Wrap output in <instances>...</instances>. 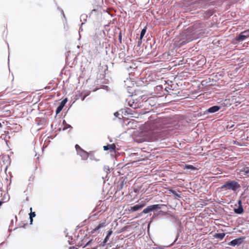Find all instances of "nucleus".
I'll list each match as a JSON object with an SVG mask.
<instances>
[{
  "label": "nucleus",
  "instance_id": "obj_1",
  "mask_svg": "<svg viewBox=\"0 0 249 249\" xmlns=\"http://www.w3.org/2000/svg\"><path fill=\"white\" fill-rule=\"evenodd\" d=\"M241 187L240 185L235 180H230L226 182L222 186L221 189L222 190H231L236 191Z\"/></svg>",
  "mask_w": 249,
  "mask_h": 249
},
{
  "label": "nucleus",
  "instance_id": "obj_2",
  "mask_svg": "<svg viewBox=\"0 0 249 249\" xmlns=\"http://www.w3.org/2000/svg\"><path fill=\"white\" fill-rule=\"evenodd\" d=\"M158 130L157 129L150 130L147 134V140L148 141H155L159 138Z\"/></svg>",
  "mask_w": 249,
  "mask_h": 249
},
{
  "label": "nucleus",
  "instance_id": "obj_3",
  "mask_svg": "<svg viewBox=\"0 0 249 249\" xmlns=\"http://www.w3.org/2000/svg\"><path fill=\"white\" fill-rule=\"evenodd\" d=\"M160 209V204H154L148 206L146 208H145L141 213H147L152 211H154L156 209Z\"/></svg>",
  "mask_w": 249,
  "mask_h": 249
},
{
  "label": "nucleus",
  "instance_id": "obj_4",
  "mask_svg": "<svg viewBox=\"0 0 249 249\" xmlns=\"http://www.w3.org/2000/svg\"><path fill=\"white\" fill-rule=\"evenodd\" d=\"M145 205H146L145 202L142 201L140 204H137V205H134V206L130 207L129 208L128 211L130 213L137 211L142 209Z\"/></svg>",
  "mask_w": 249,
  "mask_h": 249
},
{
  "label": "nucleus",
  "instance_id": "obj_5",
  "mask_svg": "<svg viewBox=\"0 0 249 249\" xmlns=\"http://www.w3.org/2000/svg\"><path fill=\"white\" fill-rule=\"evenodd\" d=\"M249 37V30L242 32L238 36L236 37V40L237 41H242Z\"/></svg>",
  "mask_w": 249,
  "mask_h": 249
},
{
  "label": "nucleus",
  "instance_id": "obj_6",
  "mask_svg": "<svg viewBox=\"0 0 249 249\" xmlns=\"http://www.w3.org/2000/svg\"><path fill=\"white\" fill-rule=\"evenodd\" d=\"M67 101H68L67 98H65L63 101H61L60 105L56 108V114H58L61 111L62 109L65 106L66 104L67 103Z\"/></svg>",
  "mask_w": 249,
  "mask_h": 249
},
{
  "label": "nucleus",
  "instance_id": "obj_7",
  "mask_svg": "<svg viewBox=\"0 0 249 249\" xmlns=\"http://www.w3.org/2000/svg\"><path fill=\"white\" fill-rule=\"evenodd\" d=\"M77 154L79 155L81 157L82 160H88V159L89 157V154L87 151H85L84 149L80 151Z\"/></svg>",
  "mask_w": 249,
  "mask_h": 249
},
{
  "label": "nucleus",
  "instance_id": "obj_8",
  "mask_svg": "<svg viewBox=\"0 0 249 249\" xmlns=\"http://www.w3.org/2000/svg\"><path fill=\"white\" fill-rule=\"evenodd\" d=\"M243 242V238H239L237 239H235L232 241H231L229 245L231 246H235L237 245H240Z\"/></svg>",
  "mask_w": 249,
  "mask_h": 249
},
{
  "label": "nucleus",
  "instance_id": "obj_9",
  "mask_svg": "<svg viewBox=\"0 0 249 249\" xmlns=\"http://www.w3.org/2000/svg\"><path fill=\"white\" fill-rule=\"evenodd\" d=\"M220 108V107L217 106H213L207 110L209 113H213L218 111Z\"/></svg>",
  "mask_w": 249,
  "mask_h": 249
},
{
  "label": "nucleus",
  "instance_id": "obj_10",
  "mask_svg": "<svg viewBox=\"0 0 249 249\" xmlns=\"http://www.w3.org/2000/svg\"><path fill=\"white\" fill-rule=\"evenodd\" d=\"M103 148L104 150H110L111 151H114L116 148V145L114 143L107 144V145L104 146Z\"/></svg>",
  "mask_w": 249,
  "mask_h": 249
},
{
  "label": "nucleus",
  "instance_id": "obj_11",
  "mask_svg": "<svg viewBox=\"0 0 249 249\" xmlns=\"http://www.w3.org/2000/svg\"><path fill=\"white\" fill-rule=\"evenodd\" d=\"M239 206L237 209H234V211L237 214H241L243 212V209L241 205V201H239Z\"/></svg>",
  "mask_w": 249,
  "mask_h": 249
},
{
  "label": "nucleus",
  "instance_id": "obj_12",
  "mask_svg": "<svg viewBox=\"0 0 249 249\" xmlns=\"http://www.w3.org/2000/svg\"><path fill=\"white\" fill-rule=\"evenodd\" d=\"M240 173H242L244 175L249 177V167H244L242 169L240 170Z\"/></svg>",
  "mask_w": 249,
  "mask_h": 249
},
{
  "label": "nucleus",
  "instance_id": "obj_13",
  "mask_svg": "<svg viewBox=\"0 0 249 249\" xmlns=\"http://www.w3.org/2000/svg\"><path fill=\"white\" fill-rule=\"evenodd\" d=\"M225 233L223 232V233H215L213 235V237L215 238H219L220 240H222V239H223V238L225 237Z\"/></svg>",
  "mask_w": 249,
  "mask_h": 249
},
{
  "label": "nucleus",
  "instance_id": "obj_14",
  "mask_svg": "<svg viewBox=\"0 0 249 249\" xmlns=\"http://www.w3.org/2000/svg\"><path fill=\"white\" fill-rule=\"evenodd\" d=\"M146 31V27H145L144 28H143L142 30L141 33V35H140V40H141L142 38V37H143V36L145 34Z\"/></svg>",
  "mask_w": 249,
  "mask_h": 249
},
{
  "label": "nucleus",
  "instance_id": "obj_15",
  "mask_svg": "<svg viewBox=\"0 0 249 249\" xmlns=\"http://www.w3.org/2000/svg\"><path fill=\"white\" fill-rule=\"evenodd\" d=\"M105 226V223H100L99 224L97 227H96L95 228V229H94V231H97V230H99L100 228L104 227Z\"/></svg>",
  "mask_w": 249,
  "mask_h": 249
},
{
  "label": "nucleus",
  "instance_id": "obj_16",
  "mask_svg": "<svg viewBox=\"0 0 249 249\" xmlns=\"http://www.w3.org/2000/svg\"><path fill=\"white\" fill-rule=\"evenodd\" d=\"M184 169H189L191 170H196V168L192 165L186 164Z\"/></svg>",
  "mask_w": 249,
  "mask_h": 249
},
{
  "label": "nucleus",
  "instance_id": "obj_17",
  "mask_svg": "<svg viewBox=\"0 0 249 249\" xmlns=\"http://www.w3.org/2000/svg\"><path fill=\"white\" fill-rule=\"evenodd\" d=\"M36 216V213H35V212H31L30 213V222H31V224L32 223V222H33V217H35Z\"/></svg>",
  "mask_w": 249,
  "mask_h": 249
},
{
  "label": "nucleus",
  "instance_id": "obj_18",
  "mask_svg": "<svg viewBox=\"0 0 249 249\" xmlns=\"http://www.w3.org/2000/svg\"><path fill=\"white\" fill-rule=\"evenodd\" d=\"M75 148L76 150L77 153H78L80 151L82 150L83 149L77 144L75 145Z\"/></svg>",
  "mask_w": 249,
  "mask_h": 249
},
{
  "label": "nucleus",
  "instance_id": "obj_19",
  "mask_svg": "<svg viewBox=\"0 0 249 249\" xmlns=\"http://www.w3.org/2000/svg\"><path fill=\"white\" fill-rule=\"evenodd\" d=\"M171 192L176 198L180 197V196L178 195L175 191L172 190Z\"/></svg>",
  "mask_w": 249,
  "mask_h": 249
},
{
  "label": "nucleus",
  "instance_id": "obj_20",
  "mask_svg": "<svg viewBox=\"0 0 249 249\" xmlns=\"http://www.w3.org/2000/svg\"><path fill=\"white\" fill-rule=\"evenodd\" d=\"M92 242L91 240L89 241L86 245V246H88Z\"/></svg>",
  "mask_w": 249,
  "mask_h": 249
},
{
  "label": "nucleus",
  "instance_id": "obj_21",
  "mask_svg": "<svg viewBox=\"0 0 249 249\" xmlns=\"http://www.w3.org/2000/svg\"><path fill=\"white\" fill-rule=\"evenodd\" d=\"M109 234H110V233H109L108 235L106 236V238L105 239L104 242H107V239L108 236L109 235Z\"/></svg>",
  "mask_w": 249,
  "mask_h": 249
},
{
  "label": "nucleus",
  "instance_id": "obj_22",
  "mask_svg": "<svg viewBox=\"0 0 249 249\" xmlns=\"http://www.w3.org/2000/svg\"><path fill=\"white\" fill-rule=\"evenodd\" d=\"M69 249H78L76 247H71Z\"/></svg>",
  "mask_w": 249,
  "mask_h": 249
},
{
  "label": "nucleus",
  "instance_id": "obj_23",
  "mask_svg": "<svg viewBox=\"0 0 249 249\" xmlns=\"http://www.w3.org/2000/svg\"><path fill=\"white\" fill-rule=\"evenodd\" d=\"M130 106H131V107H132L133 108H137V106H136V105H134V106H133V105H130Z\"/></svg>",
  "mask_w": 249,
  "mask_h": 249
},
{
  "label": "nucleus",
  "instance_id": "obj_24",
  "mask_svg": "<svg viewBox=\"0 0 249 249\" xmlns=\"http://www.w3.org/2000/svg\"><path fill=\"white\" fill-rule=\"evenodd\" d=\"M119 39H120V41L121 42L122 36H121V34L119 35Z\"/></svg>",
  "mask_w": 249,
  "mask_h": 249
},
{
  "label": "nucleus",
  "instance_id": "obj_25",
  "mask_svg": "<svg viewBox=\"0 0 249 249\" xmlns=\"http://www.w3.org/2000/svg\"><path fill=\"white\" fill-rule=\"evenodd\" d=\"M118 114H119V113H118V112H115V113H114V115H115V116H116V117H117V115H118Z\"/></svg>",
  "mask_w": 249,
  "mask_h": 249
},
{
  "label": "nucleus",
  "instance_id": "obj_26",
  "mask_svg": "<svg viewBox=\"0 0 249 249\" xmlns=\"http://www.w3.org/2000/svg\"><path fill=\"white\" fill-rule=\"evenodd\" d=\"M3 203V201H0V207L1 206V205L2 204V203Z\"/></svg>",
  "mask_w": 249,
  "mask_h": 249
},
{
  "label": "nucleus",
  "instance_id": "obj_27",
  "mask_svg": "<svg viewBox=\"0 0 249 249\" xmlns=\"http://www.w3.org/2000/svg\"><path fill=\"white\" fill-rule=\"evenodd\" d=\"M2 126V124H1L0 123V127H1Z\"/></svg>",
  "mask_w": 249,
  "mask_h": 249
},
{
  "label": "nucleus",
  "instance_id": "obj_28",
  "mask_svg": "<svg viewBox=\"0 0 249 249\" xmlns=\"http://www.w3.org/2000/svg\"><path fill=\"white\" fill-rule=\"evenodd\" d=\"M138 43H139V44L141 43V42L139 41V42H138Z\"/></svg>",
  "mask_w": 249,
  "mask_h": 249
}]
</instances>
